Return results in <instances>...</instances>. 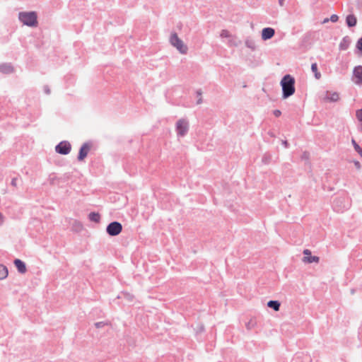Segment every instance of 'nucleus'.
<instances>
[{
	"instance_id": "nucleus-21",
	"label": "nucleus",
	"mask_w": 362,
	"mask_h": 362,
	"mask_svg": "<svg viewBox=\"0 0 362 362\" xmlns=\"http://www.w3.org/2000/svg\"><path fill=\"white\" fill-rule=\"evenodd\" d=\"M245 44L247 47L251 49L252 50H255L256 48L255 42L252 39H246Z\"/></svg>"
},
{
	"instance_id": "nucleus-39",
	"label": "nucleus",
	"mask_w": 362,
	"mask_h": 362,
	"mask_svg": "<svg viewBox=\"0 0 362 362\" xmlns=\"http://www.w3.org/2000/svg\"><path fill=\"white\" fill-rule=\"evenodd\" d=\"M358 334H359L360 339H362V327H361Z\"/></svg>"
},
{
	"instance_id": "nucleus-41",
	"label": "nucleus",
	"mask_w": 362,
	"mask_h": 362,
	"mask_svg": "<svg viewBox=\"0 0 362 362\" xmlns=\"http://www.w3.org/2000/svg\"><path fill=\"white\" fill-rule=\"evenodd\" d=\"M16 183H17V182H11V185H12L13 187H16Z\"/></svg>"
},
{
	"instance_id": "nucleus-42",
	"label": "nucleus",
	"mask_w": 362,
	"mask_h": 362,
	"mask_svg": "<svg viewBox=\"0 0 362 362\" xmlns=\"http://www.w3.org/2000/svg\"><path fill=\"white\" fill-rule=\"evenodd\" d=\"M328 21H329L328 18H326V19L324 20L323 23L328 22Z\"/></svg>"
},
{
	"instance_id": "nucleus-38",
	"label": "nucleus",
	"mask_w": 362,
	"mask_h": 362,
	"mask_svg": "<svg viewBox=\"0 0 362 362\" xmlns=\"http://www.w3.org/2000/svg\"><path fill=\"white\" fill-rule=\"evenodd\" d=\"M284 0H279V4L281 6H284Z\"/></svg>"
},
{
	"instance_id": "nucleus-17",
	"label": "nucleus",
	"mask_w": 362,
	"mask_h": 362,
	"mask_svg": "<svg viewBox=\"0 0 362 362\" xmlns=\"http://www.w3.org/2000/svg\"><path fill=\"white\" fill-rule=\"evenodd\" d=\"M267 306L272 308L275 311H279L281 304L278 300H269L267 303Z\"/></svg>"
},
{
	"instance_id": "nucleus-26",
	"label": "nucleus",
	"mask_w": 362,
	"mask_h": 362,
	"mask_svg": "<svg viewBox=\"0 0 362 362\" xmlns=\"http://www.w3.org/2000/svg\"><path fill=\"white\" fill-rule=\"evenodd\" d=\"M220 36L221 37H226V38H231L232 37V35L227 30H222L221 32Z\"/></svg>"
},
{
	"instance_id": "nucleus-16",
	"label": "nucleus",
	"mask_w": 362,
	"mask_h": 362,
	"mask_svg": "<svg viewBox=\"0 0 362 362\" xmlns=\"http://www.w3.org/2000/svg\"><path fill=\"white\" fill-rule=\"evenodd\" d=\"M346 22L349 28L354 27L356 25L357 20L354 15L350 14L346 16Z\"/></svg>"
},
{
	"instance_id": "nucleus-11",
	"label": "nucleus",
	"mask_w": 362,
	"mask_h": 362,
	"mask_svg": "<svg viewBox=\"0 0 362 362\" xmlns=\"http://www.w3.org/2000/svg\"><path fill=\"white\" fill-rule=\"evenodd\" d=\"M275 34V30L272 28H264L262 30V39L267 40L271 39Z\"/></svg>"
},
{
	"instance_id": "nucleus-20",
	"label": "nucleus",
	"mask_w": 362,
	"mask_h": 362,
	"mask_svg": "<svg viewBox=\"0 0 362 362\" xmlns=\"http://www.w3.org/2000/svg\"><path fill=\"white\" fill-rule=\"evenodd\" d=\"M72 229L76 232H81L83 230V225L81 222L74 221L72 224Z\"/></svg>"
},
{
	"instance_id": "nucleus-29",
	"label": "nucleus",
	"mask_w": 362,
	"mask_h": 362,
	"mask_svg": "<svg viewBox=\"0 0 362 362\" xmlns=\"http://www.w3.org/2000/svg\"><path fill=\"white\" fill-rule=\"evenodd\" d=\"M107 325V322H98L95 323V326L98 329L102 328Z\"/></svg>"
},
{
	"instance_id": "nucleus-30",
	"label": "nucleus",
	"mask_w": 362,
	"mask_h": 362,
	"mask_svg": "<svg viewBox=\"0 0 362 362\" xmlns=\"http://www.w3.org/2000/svg\"><path fill=\"white\" fill-rule=\"evenodd\" d=\"M356 48L362 53V37L358 40L356 42Z\"/></svg>"
},
{
	"instance_id": "nucleus-8",
	"label": "nucleus",
	"mask_w": 362,
	"mask_h": 362,
	"mask_svg": "<svg viewBox=\"0 0 362 362\" xmlns=\"http://www.w3.org/2000/svg\"><path fill=\"white\" fill-rule=\"evenodd\" d=\"M304 257L302 259V262L307 264H310L313 262L318 263L320 261V257L317 256H312L311 251L308 249H305L303 252Z\"/></svg>"
},
{
	"instance_id": "nucleus-3",
	"label": "nucleus",
	"mask_w": 362,
	"mask_h": 362,
	"mask_svg": "<svg viewBox=\"0 0 362 362\" xmlns=\"http://www.w3.org/2000/svg\"><path fill=\"white\" fill-rule=\"evenodd\" d=\"M170 42L172 46L175 47L180 54H185L187 53L188 47L183 42V41L180 39L176 33H173L171 34L170 37Z\"/></svg>"
},
{
	"instance_id": "nucleus-19",
	"label": "nucleus",
	"mask_w": 362,
	"mask_h": 362,
	"mask_svg": "<svg viewBox=\"0 0 362 362\" xmlns=\"http://www.w3.org/2000/svg\"><path fill=\"white\" fill-rule=\"evenodd\" d=\"M8 269L4 264H0V280L4 279L8 276Z\"/></svg>"
},
{
	"instance_id": "nucleus-9",
	"label": "nucleus",
	"mask_w": 362,
	"mask_h": 362,
	"mask_svg": "<svg viewBox=\"0 0 362 362\" xmlns=\"http://www.w3.org/2000/svg\"><path fill=\"white\" fill-rule=\"evenodd\" d=\"M353 75L354 83L356 84H362V66H357L354 69Z\"/></svg>"
},
{
	"instance_id": "nucleus-4",
	"label": "nucleus",
	"mask_w": 362,
	"mask_h": 362,
	"mask_svg": "<svg viewBox=\"0 0 362 362\" xmlns=\"http://www.w3.org/2000/svg\"><path fill=\"white\" fill-rule=\"evenodd\" d=\"M175 127L177 136L183 137L187 134L189 124L186 119L182 118L177 120Z\"/></svg>"
},
{
	"instance_id": "nucleus-5",
	"label": "nucleus",
	"mask_w": 362,
	"mask_h": 362,
	"mask_svg": "<svg viewBox=\"0 0 362 362\" xmlns=\"http://www.w3.org/2000/svg\"><path fill=\"white\" fill-rule=\"evenodd\" d=\"M122 230V226L119 222L113 221L109 223L106 228L107 233L110 236H116Z\"/></svg>"
},
{
	"instance_id": "nucleus-2",
	"label": "nucleus",
	"mask_w": 362,
	"mask_h": 362,
	"mask_svg": "<svg viewBox=\"0 0 362 362\" xmlns=\"http://www.w3.org/2000/svg\"><path fill=\"white\" fill-rule=\"evenodd\" d=\"M18 20L28 27L35 28L38 25L37 13L35 11H21L18 13Z\"/></svg>"
},
{
	"instance_id": "nucleus-36",
	"label": "nucleus",
	"mask_w": 362,
	"mask_h": 362,
	"mask_svg": "<svg viewBox=\"0 0 362 362\" xmlns=\"http://www.w3.org/2000/svg\"><path fill=\"white\" fill-rule=\"evenodd\" d=\"M281 143L284 146L285 148H288L289 146V144L286 140H282Z\"/></svg>"
},
{
	"instance_id": "nucleus-1",
	"label": "nucleus",
	"mask_w": 362,
	"mask_h": 362,
	"mask_svg": "<svg viewBox=\"0 0 362 362\" xmlns=\"http://www.w3.org/2000/svg\"><path fill=\"white\" fill-rule=\"evenodd\" d=\"M282 97L286 99L295 93V79L289 74L285 75L281 81Z\"/></svg>"
},
{
	"instance_id": "nucleus-18",
	"label": "nucleus",
	"mask_w": 362,
	"mask_h": 362,
	"mask_svg": "<svg viewBox=\"0 0 362 362\" xmlns=\"http://www.w3.org/2000/svg\"><path fill=\"white\" fill-rule=\"evenodd\" d=\"M88 218L90 221L99 223L100 220V216L98 213L90 212L88 215Z\"/></svg>"
},
{
	"instance_id": "nucleus-33",
	"label": "nucleus",
	"mask_w": 362,
	"mask_h": 362,
	"mask_svg": "<svg viewBox=\"0 0 362 362\" xmlns=\"http://www.w3.org/2000/svg\"><path fill=\"white\" fill-rule=\"evenodd\" d=\"M339 19V17L337 15L333 14L330 17V21L333 23L337 22Z\"/></svg>"
},
{
	"instance_id": "nucleus-28",
	"label": "nucleus",
	"mask_w": 362,
	"mask_h": 362,
	"mask_svg": "<svg viewBox=\"0 0 362 362\" xmlns=\"http://www.w3.org/2000/svg\"><path fill=\"white\" fill-rule=\"evenodd\" d=\"M228 43L230 46H238V43L236 42L235 39L234 38V37L233 35H232L231 38H228Z\"/></svg>"
},
{
	"instance_id": "nucleus-10",
	"label": "nucleus",
	"mask_w": 362,
	"mask_h": 362,
	"mask_svg": "<svg viewBox=\"0 0 362 362\" xmlns=\"http://www.w3.org/2000/svg\"><path fill=\"white\" fill-rule=\"evenodd\" d=\"M89 150L90 146L87 143L83 144L79 149L78 160H83L87 156Z\"/></svg>"
},
{
	"instance_id": "nucleus-22",
	"label": "nucleus",
	"mask_w": 362,
	"mask_h": 362,
	"mask_svg": "<svg viewBox=\"0 0 362 362\" xmlns=\"http://www.w3.org/2000/svg\"><path fill=\"white\" fill-rule=\"evenodd\" d=\"M311 70L315 74V77L317 79H320L321 78V74L317 71V65L316 63L312 64Z\"/></svg>"
},
{
	"instance_id": "nucleus-24",
	"label": "nucleus",
	"mask_w": 362,
	"mask_h": 362,
	"mask_svg": "<svg viewBox=\"0 0 362 362\" xmlns=\"http://www.w3.org/2000/svg\"><path fill=\"white\" fill-rule=\"evenodd\" d=\"M351 143L354 146L355 151L362 157V148L356 142L354 139L351 140Z\"/></svg>"
},
{
	"instance_id": "nucleus-12",
	"label": "nucleus",
	"mask_w": 362,
	"mask_h": 362,
	"mask_svg": "<svg viewBox=\"0 0 362 362\" xmlns=\"http://www.w3.org/2000/svg\"><path fill=\"white\" fill-rule=\"evenodd\" d=\"M13 263L20 274H25L27 271L26 265L24 262L19 259H16L13 261Z\"/></svg>"
},
{
	"instance_id": "nucleus-43",
	"label": "nucleus",
	"mask_w": 362,
	"mask_h": 362,
	"mask_svg": "<svg viewBox=\"0 0 362 362\" xmlns=\"http://www.w3.org/2000/svg\"><path fill=\"white\" fill-rule=\"evenodd\" d=\"M11 181H12V182L16 181V178H13V179L11 180Z\"/></svg>"
},
{
	"instance_id": "nucleus-35",
	"label": "nucleus",
	"mask_w": 362,
	"mask_h": 362,
	"mask_svg": "<svg viewBox=\"0 0 362 362\" xmlns=\"http://www.w3.org/2000/svg\"><path fill=\"white\" fill-rule=\"evenodd\" d=\"M274 115L275 117H279L281 115V112L279 110H276L274 111Z\"/></svg>"
},
{
	"instance_id": "nucleus-27",
	"label": "nucleus",
	"mask_w": 362,
	"mask_h": 362,
	"mask_svg": "<svg viewBox=\"0 0 362 362\" xmlns=\"http://www.w3.org/2000/svg\"><path fill=\"white\" fill-rule=\"evenodd\" d=\"M196 94H197V96L198 97V100L197 101V105H200L201 103H202V89H198L196 91Z\"/></svg>"
},
{
	"instance_id": "nucleus-14",
	"label": "nucleus",
	"mask_w": 362,
	"mask_h": 362,
	"mask_svg": "<svg viewBox=\"0 0 362 362\" xmlns=\"http://www.w3.org/2000/svg\"><path fill=\"white\" fill-rule=\"evenodd\" d=\"M14 71L13 66L9 63H4L0 64V72L3 74H11Z\"/></svg>"
},
{
	"instance_id": "nucleus-6",
	"label": "nucleus",
	"mask_w": 362,
	"mask_h": 362,
	"mask_svg": "<svg viewBox=\"0 0 362 362\" xmlns=\"http://www.w3.org/2000/svg\"><path fill=\"white\" fill-rule=\"evenodd\" d=\"M71 149V146L69 141H64L58 144L55 147L57 153L62 155H67Z\"/></svg>"
},
{
	"instance_id": "nucleus-7",
	"label": "nucleus",
	"mask_w": 362,
	"mask_h": 362,
	"mask_svg": "<svg viewBox=\"0 0 362 362\" xmlns=\"http://www.w3.org/2000/svg\"><path fill=\"white\" fill-rule=\"evenodd\" d=\"M344 198H337L334 201V209L337 212H343L344 210L347 209L349 207V204L348 202L346 204H344Z\"/></svg>"
},
{
	"instance_id": "nucleus-40",
	"label": "nucleus",
	"mask_w": 362,
	"mask_h": 362,
	"mask_svg": "<svg viewBox=\"0 0 362 362\" xmlns=\"http://www.w3.org/2000/svg\"><path fill=\"white\" fill-rule=\"evenodd\" d=\"M355 165H356L358 168H360V163H359V162H358V161H356V162H355Z\"/></svg>"
},
{
	"instance_id": "nucleus-31",
	"label": "nucleus",
	"mask_w": 362,
	"mask_h": 362,
	"mask_svg": "<svg viewBox=\"0 0 362 362\" xmlns=\"http://www.w3.org/2000/svg\"><path fill=\"white\" fill-rule=\"evenodd\" d=\"M356 117L360 122H362V109L356 111Z\"/></svg>"
},
{
	"instance_id": "nucleus-25",
	"label": "nucleus",
	"mask_w": 362,
	"mask_h": 362,
	"mask_svg": "<svg viewBox=\"0 0 362 362\" xmlns=\"http://www.w3.org/2000/svg\"><path fill=\"white\" fill-rule=\"evenodd\" d=\"M256 325V322L255 320L251 319L248 322L246 323V328L248 330L253 329Z\"/></svg>"
},
{
	"instance_id": "nucleus-44",
	"label": "nucleus",
	"mask_w": 362,
	"mask_h": 362,
	"mask_svg": "<svg viewBox=\"0 0 362 362\" xmlns=\"http://www.w3.org/2000/svg\"><path fill=\"white\" fill-rule=\"evenodd\" d=\"M271 136H274V135L272 133H269Z\"/></svg>"
},
{
	"instance_id": "nucleus-15",
	"label": "nucleus",
	"mask_w": 362,
	"mask_h": 362,
	"mask_svg": "<svg viewBox=\"0 0 362 362\" xmlns=\"http://www.w3.org/2000/svg\"><path fill=\"white\" fill-rule=\"evenodd\" d=\"M351 42V38L349 36H345L341 40L339 44V49L341 50H346Z\"/></svg>"
},
{
	"instance_id": "nucleus-37",
	"label": "nucleus",
	"mask_w": 362,
	"mask_h": 362,
	"mask_svg": "<svg viewBox=\"0 0 362 362\" xmlns=\"http://www.w3.org/2000/svg\"><path fill=\"white\" fill-rule=\"evenodd\" d=\"M303 159H308V153L307 152H304L302 156Z\"/></svg>"
},
{
	"instance_id": "nucleus-34",
	"label": "nucleus",
	"mask_w": 362,
	"mask_h": 362,
	"mask_svg": "<svg viewBox=\"0 0 362 362\" xmlns=\"http://www.w3.org/2000/svg\"><path fill=\"white\" fill-rule=\"evenodd\" d=\"M43 89H44V92L47 95L50 94L51 91H50V88H49V87L48 86H45Z\"/></svg>"
},
{
	"instance_id": "nucleus-13",
	"label": "nucleus",
	"mask_w": 362,
	"mask_h": 362,
	"mask_svg": "<svg viewBox=\"0 0 362 362\" xmlns=\"http://www.w3.org/2000/svg\"><path fill=\"white\" fill-rule=\"evenodd\" d=\"M339 99V96L337 92L329 93V91H327L325 97L323 98L325 101L329 102H337Z\"/></svg>"
},
{
	"instance_id": "nucleus-32",
	"label": "nucleus",
	"mask_w": 362,
	"mask_h": 362,
	"mask_svg": "<svg viewBox=\"0 0 362 362\" xmlns=\"http://www.w3.org/2000/svg\"><path fill=\"white\" fill-rule=\"evenodd\" d=\"M124 296L129 301H132L134 298V296L129 293H124Z\"/></svg>"
},
{
	"instance_id": "nucleus-23",
	"label": "nucleus",
	"mask_w": 362,
	"mask_h": 362,
	"mask_svg": "<svg viewBox=\"0 0 362 362\" xmlns=\"http://www.w3.org/2000/svg\"><path fill=\"white\" fill-rule=\"evenodd\" d=\"M272 160V156L269 153H264L262 158V162L264 164H269Z\"/></svg>"
}]
</instances>
